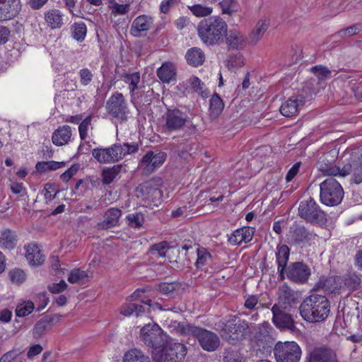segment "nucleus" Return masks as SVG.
Segmentation results:
<instances>
[{
  "instance_id": "nucleus-46",
  "label": "nucleus",
  "mask_w": 362,
  "mask_h": 362,
  "mask_svg": "<svg viewBox=\"0 0 362 362\" xmlns=\"http://www.w3.org/2000/svg\"><path fill=\"white\" fill-rule=\"evenodd\" d=\"M218 5L223 14L232 15L238 11L240 5L236 0H222Z\"/></svg>"
},
{
  "instance_id": "nucleus-44",
  "label": "nucleus",
  "mask_w": 362,
  "mask_h": 362,
  "mask_svg": "<svg viewBox=\"0 0 362 362\" xmlns=\"http://www.w3.org/2000/svg\"><path fill=\"white\" fill-rule=\"evenodd\" d=\"M188 9L197 18L209 16L213 13V8L201 4L188 6Z\"/></svg>"
},
{
  "instance_id": "nucleus-16",
  "label": "nucleus",
  "mask_w": 362,
  "mask_h": 362,
  "mask_svg": "<svg viewBox=\"0 0 362 362\" xmlns=\"http://www.w3.org/2000/svg\"><path fill=\"white\" fill-rule=\"evenodd\" d=\"M137 196L149 203L156 204L161 197V192L151 182H146L139 185L136 189Z\"/></svg>"
},
{
  "instance_id": "nucleus-18",
  "label": "nucleus",
  "mask_w": 362,
  "mask_h": 362,
  "mask_svg": "<svg viewBox=\"0 0 362 362\" xmlns=\"http://www.w3.org/2000/svg\"><path fill=\"white\" fill-rule=\"evenodd\" d=\"M313 235L304 226L294 225L291 228L288 239L294 245L305 246L309 243Z\"/></svg>"
},
{
  "instance_id": "nucleus-50",
  "label": "nucleus",
  "mask_w": 362,
  "mask_h": 362,
  "mask_svg": "<svg viewBox=\"0 0 362 362\" xmlns=\"http://www.w3.org/2000/svg\"><path fill=\"white\" fill-rule=\"evenodd\" d=\"M226 65L228 69H236L244 65V57L240 54L229 55L226 61Z\"/></svg>"
},
{
  "instance_id": "nucleus-6",
  "label": "nucleus",
  "mask_w": 362,
  "mask_h": 362,
  "mask_svg": "<svg viewBox=\"0 0 362 362\" xmlns=\"http://www.w3.org/2000/svg\"><path fill=\"white\" fill-rule=\"evenodd\" d=\"M320 201L327 206H337L341 203L344 197V190L341 185L335 179L329 177L320 185Z\"/></svg>"
},
{
  "instance_id": "nucleus-30",
  "label": "nucleus",
  "mask_w": 362,
  "mask_h": 362,
  "mask_svg": "<svg viewBox=\"0 0 362 362\" xmlns=\"http://www.w3.org/2000/svg\"><path fill=\"white\" fill-rule=\"evenodd\" d=\"M71 135V127L69 125L59 127L52 134V143L57 146L65 145L70 141Z\"/></svg>"
},
{
  "instance_id": "nucleus-20",
  "label": "nucleus",
  "mask_w": 362,
  "mask_h": 362,
  "mask_svg": "<svg viewBox=\"0 0 362 362\" xmlns=\"http://www.w3.org/2000/svg\"><path fill=\"white\" fill-rule=\"evenodd\" d=\"M20 0H0V21L16 17L21 11Z\"/></svg>"
},
{
  "instance_id": "nucleus-21",
  "label": "nucleus",
  "mask_w": 362,
  "mask_h": 362,
  "mask_svg": "<svg viewBox=\"0 0 362 362\" xmlns=\"http://www.w3.org/2000/svg\"><path fill=\"white\" fill-rule=\"evenodd\" d=\"M305 100L303 95L292 96L281 105L280 112L285 117L294 116L305 105Z\"/></svg>"
},
{
  "instance_id": "nucleus-13",
  "label": "nucleus",
  "mask_w": 362,
  "mask_h": 362,
  "mask_svg": "<svg viewBox=\"0 0 362 362\" xmlns=\"http://www.w3.org/2000/svg\"><path fill=\"white\" fill-rule=\"evenodd\" d=\"M272 322L280 329L294 331L296 325L291 314L283 310L279 305L274 304L272 308Z\"/></svg>"
},
{
  "instance_id": "nucleus-48",
  "label": "nucleus",
  "mask_w": 362,
  "mask_h": 362,
  "mask_svg": "<svg viewBox=\"0 0 362 362\" xmlns=\"http://www.w3.org/2000/svg\"><path fill=\"white\" fill-rule=\"evenodd\" d=\"M128 226L134 228H140L144 223V216L141 212L129 214L126 216Z\"/></svg>"
},
{
  "instance_id": "nucleus-62",
  "label": "nucleus",
  "mask_w": 362,
  "mask_h": 362,
  "mask_svg": "<svg viewBox=\"0 0 362 362\" xmlns=\"http://www.w3.org/2000/svg\"><path fill=\"white\" fill-rule=\"evenodd\" d=\"M78 164L72 165L66 171L61 175V179L64 182H68L78 172Z\"/></svg>"
},
{
  "instance_id": "nucleus-1",
  "label": "nucleus",
  "mask_w": 362,
  "mask_h": 362,
  "mask_svg": "<svg viewBox=\"0 0 362 362\" xmlns=\"http://www.w3.org/2000/svg\"><path fill=\"white\" fill-rule=\"evenodd\" d=\"M302 318L306 322L316 323L325 321L330 313V304L326 296L311 294L299 306Z\"/></svg>"
},
{
  "instance_id": "nucleus-52",
  "label": "nucleus",
  "mask_w": 362,
  "mask_h": 362,
  "mask_svg": "<svg viewBox=\"0 0 362 362\" xmlns=\"http://www.w3.org/2000/svg\"><path fill=\"white\" fill-rule=\"evenodd\" d=\"M87 277L88 274L86 271L74 269L70 272L68 281L71 284H81Z\"/></svg>"
},
{
  "instance_id": "nucleus-55",
  "label": "nucleus",
  "mask_w": 362,
  "mask_h": 362,
  "mask_svg": "<svg viewBox=\"0 0 362 362\" xmlns=\"http://www.w3.org/2000/svg\"><path fill=\"white\" fill-rule=\"evenodd\" d=\"M10 280L16 284H21L25 280L26 275L23 270L21 269H13L8 272Z\"/></svg>"
},
{
  "instance_id": "nucleus-2",
  "label": "nucleus",
  "mask_w": 362,
  "mask_h": 362,
  "mask_svg": "<svg viewBox=\"0 0 362 362\" xmlns=\"http://www.w3.org/2000/svg\"><path fill=\"white\" fill-rule=\"evenodd\" d=\"M227 30L226 22L218 16L204 18L197 25L198 35L206 45H214L221 42Z\"/></svg>"
},
{
  "instance_id": "nucleus-33",
  "label": "nucleus",
  "mask_w": 362,
  "mask_h": 362,
  "mask_svg": "<svg viewBox=\"0 0 362 362\" xmlns=\"http://www.w3.org/2000/svg\"><path fill=\"white\" fill-rule=\"evenodd\" d=\"M18 242L16 233L8 228L0 230V247L4 250L13 249Z\"/></svg>"
},
{
  "instance_id": "nucleus-5",
  "label": "nucleus",
  "mask_w": 362,
  "mask_h": 362,
  "mask_svg": "<svg viewBox=\"0 0 362 362\" xmlns=\"http://www.w3.org/2000/svg\"><path fill=\"white\" fill-rule=\"evenodd\" d=\"M298 210V216L311 224L322 226L327 221V214L312 197L301 201Z\"/></svg>"
},
{
  "instance_id": "nucleus-14",
  "label": "nucleus",
  "mask_w": 362,
  "mask_h": 362,
  "mask_svg": "<svg viewBox=\"0 0 362 362\" xmlns=\"http://www.w3.org/2000/svg\"><path fill=\"white\" fill-rule=\"evenodd\" d=\"M286 276L296 283L304 284L311 274L310 269L304 263L296 262L291 263L286 270Z\"/></svg>"
},
{
  "instance_id": "nucleus-23",
  "label": "nucleus",
  "mask_w": 362,
  "mask_h": 362,
  "mask_svg": "<svg viewBox=\"0 0 362 362\" xmlns=\"http://www.w3.org/2000/svg\"><path fill=\"white\" fill-rule=\"evenodd\" d=\"M255 233V228L251 227H243L238 228L228 235V241L232 245H238L242 243L250 242Z\"/></svg>"
},
{
  "instance_id": "nucleus-49",
  "label": "nucleus",
  "mask_w": 362,
  "mask_h": 362,
  "mask_svg": "<svg viewBox=\"0 0 362 362\" xmlns=\"http://www.w3.org/2000/svg\"><path fill=\"white\" fill-rule=\"evenodd\" d=\"M169 327L176 331L178 334L184 336H189L193 325L188 323H180L175 320H171L168 325Z\"/></svg>"
},
{
  "instance_id": "nucleus-54",
  "label": "nucleus",
  "mask_w": 362,
  "mask_h": 362,
  "mask_svg": "<svg viewBox=\"0 0 362 362\" xmlns=\"http://www.w3.org/2000/svg\"><path fill=\"white\" fill-rule=\"evenodd\" d=\"M34 310V303L32 301L23 302L17 305L16 314L18 317H25L30 314Z\"/></svg>"
},
{
  "instance_id": "nucleus-53",
  "label": "nucleus",
  "mask_w": 362,
  "mask_h": 362,
  "mask_svg": "<svg viewBox=\"0 0 362 362\" xmlns=\"http://www.w3.org/2000/svg\"><path fill=\"white\" fill-rule=\"evenodd\" d=\"M170 249L168 242L163 241L157 244H154L150 249V253L159 257H164L166 252Z\"/></svg>"
},
{
  "instance_id": "nucleus-36",
  "label": "nucleus",
  "mask_w": 362,
  "mask_h": 362,
  "mask_svg": "<svg viewBox=\"0 0 362 362\" xmlns=\"http://www.w3.org/2000/svg\"><path fill=\"white\" fill-rule=\"evenodd\" d=\"M186 59L189 64L197 67L202 65L205 60V54L201 49L193 47L189 49L186 54Z\"/></svg>"
},
{
  "instance_id": "nucleus-11",
  "label": "nucleus",
  "mask_w": 362,
  "mask_h": 362,
  "mask_svg": "<svg viewBox=\"0 0 362 362\" xmlns=\"http://www.w3.org/2000/svg\"><path fill=\"white\" fill-rule=\"evenodd\" d=\"M165 153L159 152L155 154L153 151H148L141 159L139 163V168L142 170L145 174L149 175L156 168H159L165 162Z\"/></svg>"
},
{
  "instance_id": "nucleus-60",
  "label": "nucleus",
  "mask_w": 362,
  "mask_h": 362,
  "mask_svg": "<svg viewBox=\"0 0 362 362\" xmlns=\"http://www.w3.org/2000/svg\"><path fill=\"white\" fill-rule=\"evenodd\" d=\"M110 7L112 8L113 13L118 15H124L129 11V4H119L115 1Z\"/></svg>"
},
{
  "instance_id": "nucleus-45",
  "label": "nucleus",
  "mask_w": 362,
  "mask_h": 362,
  "mask_svg": "<svg viewBox=\"0 0 362 362\" xmlns=\"http://www.w3.org/2000/svg\"><path fill=\"white\" fill-rule=\"evenodd\" d=\"M71 36L77 41H83L87 33V28L83 22L74 23L71 25Z\"/></svg>"
},
{
  "instance_id": "nucleus-27",
  "label": "nucleus",
  "mask_w": 362,
  "mask_h": 362,
  "mask_svg": "<svg viewBox=\"0 0 362 362\" xmlns=\"http://www.w3.org/2000/svg\"><path fill=\"white\" fill-rule=\"evenodd\" d=\"M343 279L340 276H329L327 278H320L317 284L318 288H321L325 292L337 293L342 288Z\"/></svg>"
},
{
  "instance_id": "nucleus-7",
  "label": "nucleus",
  "mask_w": 362,
  "mask_h": 362,
  "mask_svg": "<svg viewBox=\"0 0 362 362\" xmlns=\"http://www.w3.org/2000/svg\"><path fill=\"white\" fill-rule=\"evenodd\" d=\"M163 129L165 133L170 134L182 131L188 122V116L178 108H167L163 115Z\"/></svg>"
},
{
  "instance_id": "nucleus-59",
  "label": "nucleus",
  "mask_w": 362,
  "mask_h": 362,
  "mask_svg": "<svg viewBox=\"0 0 362 362\" xmlns=\"http://www.w3.org/2000/svg\"><path fill=\"white\" fill-rule=\"evenodd\" d=\"M197 259L195 263V265L197 268L202 267L206 264L207 260L211 257V255L209 252L206 251V249L198 248L197 250Z\"/></svg>"
},
{
  "instance_id": "nucleus-10",
  "label": "nucleus",
  "mask_w": 362,
  "mask_h": 362,
  "mask_svg": "<svg viewBox=\"0 0 362 362\" xmlns=\"http://www.w3.org/2000/svg\"><path fill=\"white\" fill-rule=\"evenodd\" d=\"M105 107L113 118L121 122L127 119L129 110L122 93L116 92L112 94L106 102Z\"/></svg>"
},
{
  "instance_id": "nucleus-31",
  "label": "nucleus",
  "mask_w": 362,
  "mask_h": 362,
  "mask_svg": "<svg viewBox=\"0 0 362 362\" xmlns=\"http://www.w3.org/2000/svg\"><path fill=\"white\" fill-rule=\"evenodd\" d=\"M269 26L267 20H260L257 22L254 29L250 33L247 37V43L250 45H255L264 35Z\"/></svg>"
},
{
  "instance_id": "nucleus-25",
  "label": "nucleus",
  "mask_w": 362,
  "mask_h": 362,
  "mask_svg": "<svg viewBox=\"0 0 362 362\" xmlns=\"http://www.w3.org/2000/svg\"><path fill=\"white\" fill-rule=\"evenodd\" d=\"M348 175H351V182L356 185L361 184L362 182V162L354 161L344 165L341 177H346Z\"/></svg>"
},
{
  "instance_id": "nucleus-19",
  "label": "nucleus",
  "mask_w": 362,
  "mask_h": 362,
  "mask_svg": "<svg viewBox=\"0 0 362 362\" xmlns=\"http://www.w3.org/2000/svg\"><path fill=\"white\" fill-rule=\"evenodd\" d=\"M226 44L228 49L241 50L248 44L247 37L240 31L232 29L224 35Z\"/></svg>"
},
{
  "instance_id": "nucleus-51",
  "label": "nucleus",
  "mask_w": 362,
  "mask_h": 362,
  "mask_svg": "<svg viewBox=\"0 0 362 362\" xmlns=\"http://www.w3.org/2000/svg\"><path fill=\"white\" fill-rule=\"evenodd\" d=\"M361 31L359 25H353L346 28H344L336 33L333 36L336 38H346L354 36Z\"/></svg>"
},
{
  "instance_id": "nucleus-32",
  "label": "nucleus",
  "mask_w": 362,
  "mask_h": 362,
  "mask_svg": "<svg viewBox=\"0 0 362 362\" xmlns=\"http://www.w3.org/2000/svg\"><path fill=\"white\" fill-rule=\"evenodd\" d=\"M26 250V259L30 264L33 266L41 265L45 261V257L39 247L34 244H30L25 247Z\"/></svg>"
},
{
  "instance_id": "nucleus-63",
  "label": "nucleus",
  "mask_w": 362,
  "mask_h": 362,
  "mask_svg": "<svg viewBox=\"0 0 362 362\" xmlns=\"http://www.w3.org/2000/svg\"><path fill=\"white\" fill-rule=\"evenodd\" d=\"M67 284L64 280H61L59 283L52 284L48 286L49 291L52 293H58L66 289Z\"/></svg>"
},
{
  "instance_id": "nucleus-58",
  "label": "nucleus",
  "mask_w": 362,
  "mask_h": 362,
  "mask_svg": "<svg viewBox=\"0 0 362 362\" xmlns=\"http://www.w3.org/2000/svg\"><path fill=\"white\" fill-rule=\"evenodd\" d=\"M58 192L59 190L56 188L54 185L46 183L43 189V194L46 200V203L53 200L56 197Z\"/></svg>"
},
{
  "instance_id": "nucleus-41",
  "label": "nucleus",
  "mask_w": 362,
  "mask_h": 362,
  "mask_svg": "<svg viewBox=\"0 0 362 362\" xmlns=\"http://www.w3.org/2000/svg\"><path fill=\"white\" fill-rule=\"evenodd\" d=\"M123 362H151V361L142 351L134 349H131L124 354Z\"/></svg>"
},
{
  "instance_id": "nucleus-17",
  "label": "nucleus",
  "mask_w": 362,
  "mask_h": 362,
  "mask_svg": "<svg viewBox=\"0 0 362 362\" xmlns=\"http://www.w3.org/2000/svg\"><path fill=\"white\" fill-rule=\"evenodd\" d=\"M122 215V211L116 207H112L105 211L104 220L96 224L95 228L98 230H107L119 225V219Z\"/></svg>"
},
{
  "instance_id": "nucleus-4",
  "label": "nucleus",
  "mask_w": 362,
  "mask_h": 362,
  "mask_svg": "<svg viewBox=\"0 0 362 362\" xmlns=\"http://www.w3.org/2000/svg\"><path fill=\"white\" fill-rule=\"evenodd\" d=\"M249 329L247 322L237 315H230L221 328V336L230 344H235L244 338Z\"/></svg>"
},
{
  "instance_id": "nucleus-35",
  "label": "nucleus",
  "mask_w": 362,
  "mask_h": 362,
  "mask_svg": "<svg viewBox=\"0 0 362 362\" xmlns=\"http://www.w3.org/2000/svg\"><path fill=\"white\" fill-rule=\"evenodd\" d=\"M157 76L163 83H169L175 80L176 69L172 63H164L157 69Z\"/></svg>"
},
{
  "instance_id": "nucleus-40",
  "label": "nucleus",
  "mask_w": 362,
  "mask_h": 362,
  "mask_svg": "<svg viewBox=\"0 0 362 362\" xmlns=\"http://www.w3.org/2000/svg\"><path fill=\"white\" fill-rule=\"evenodd\" d=\"M224 104L222 99L217 93H214L211 100L209 105L210 116L217 117L223 111Z\"/></svg>"
},
{
  "instance_id": "nucleus-37",
  "label": "nucleus",
  "mask_w": 362,
  "mask_h": 362,
  "mask_svg": "<svg viewBox=\"0 0 362 362\" xmlns=\"http://www.w3.org/2000/svg\"><path fill=\"white\" fill-rule=\"evenodd\" d=\"M93 118V115L92 114L88 115L87 117L83 118L78 126V133L79 136L81 141H84L83 144H81L79 146V150L82 151V147L84 144H88L86 141L88 137V132L89 129H93L92 127V119Z\"/></svg>"
},
{
  "instance_id": "nucleus-8",
  "label": "nucleus",
  "mask_w": 362,
  "mask_h": 362,
  "mask_svg": "<svg viewBox=\"0 0 362 362\" xmlns=\"http://www.w3.org/2000/svg\"><path fill=\"white\" fill-rule=\"evenodd\" d=\"M274 355L276 362H299L302 351L295 341H278L274 348Z\"/></svg>"
},
{
  "instance_id": "nucleus-47",
  "label": "nucleus",
  "mask_w": 362,
  "mask_h": 362,
  "mask_svg": "<svg viewBox=\"0 0 362 362\" xmlns=\"http://www.w3.org/2000/svg\"><path fill=\"white\" fill-rule=\"evenodd\" d=\"M51 328L49 322L44 317L37 322L33 329V335L35 339L40 338L45 332Z\"/></svg>"
},
{
  "instance_id": "nucleus-9",
  "label": "nucleus",
  "mask_w": 362,
  "mask_h": 362,
  "mask_svg": "<svg viewBox=\"0 0 362 362\" xmlns=\"http://www.w3.org/2000/svg\"><path fill=\"white\" fill-rule=\"evenodd\" d=\"M189 336L197 339L200 346L209 352L217 350L221 344L220 338L215 332L195 325H193Z\"/></svg>"
},
{
  "instance_id": "nucleus-39",
  "label": "nucleus",
  "mask_w": 362,
  "mask_h": 362,
  "mask_svg": "<svg viewBox=\"0 0 362 362\" xmlns=\"http://www.w3.org/2000/svg\"><path fill=\"white\" fill-rule=\"evenodd\" d=\"M186 83L189 88L197 92L202 98H207L209 96V92L207 89H204V84L199 78L192 76L187 80Z\"/></svg>"
},
{
  "instance_id": "nucleus-26",
  "label": "nucleus",
  "mask_w": 362,
  "mask_h": 362,
  "mask_svg": "<svg viewBox=\"0 0 362 362\" xmlns=\"http://www.w3.org/2000/svg\"><path fill=\"white\" fill-rule=\"evenodd\" d=\"M153 25V19L146 15H141L134 19L131 27V34L140 37L141 33L147 32Z\"/></svg>"
},
{
  "instance_id": "nucleus-64",
  "label": "nucleus",
  "mask_w": 362,
  "mask_h": 362,
  "mask_svg": "<svg viewBox=\"0 0 362 362\" xmlns=\"http://www.w3.org/2000/svg\"><path fill=\"white\" fill-rule=\"evenodd\" d=\"M19 354L18 351H9L1 357L0 362H13Z\"/></svg>"
},
{
  "instance_id": "nucleus-57",
  "label": "nucleus",
  "mask_w": 362,
  "mask_h": 362,
  "mask_svg": "<svg viewBox=\"0 0 362 362\" xmlns=\"http://www.w3.org/2000/svg\"><path fill=\"white\" fill-rule=\"evenodd\" d=\"M310 71L316 76V77L320 81L327 79L331 74V71L328 68L322 66L321 65H317L312 67L310 69Z\"/></svg>"
},
{
  "instance_id": "nucleus-56",
  "label": "nucleus",
  "mask_w": 362,
  "mask_h": 362,
  "mask_svg": "<svg viewBox=\"0 0 362 362\" xmlns=\"http://www.w3.org/2000/svg\"><path fill=\"white\" fill-rule=\"evenodd\" d=\"M343 283L350 290L354 291L359 288L361 284V279L360 276L356 274H353L346 277Z\"/></svg>"
},
{
  "instance_id": "nucleus-43",
  "label": "nucleus",
  "mask_w": 362,
  "mask_h": 362,
  "mask_svg": "<svg viewBox=\"0 0 362 362\" xmlns=\"http://www.w3.org/2000/svg\"><path fill=\"white\" fill-rule=\"evenodd\" d=\"M124 81L129 84V89L131 95L132 96L134 91L139 88V83H140V74L139 72H134L132 74H124L122 75Z\"/></svg>"
},
{
  "instance_id": "nucleus-38",
  "label": "nucleus",
  "mask_w": 362,
  "mask_h": 362,
  "mask_svg": "<svg viewBox=\"0 0 362 362\" xmlns=\"http://www.w3.org/2000/svg\"><path fill=\"white\" fill-rule=\"evenodd\" d=\"M122 169L121 165H115L111 168H106L103 170L101 180L104 185H110L119 175Z\"/></svg>"
},
{
  "instance_id": "nucleus-29",
  "label": "nucleus",
  "mask_w": 362,
  "mask_h": 362,
  "mask_svg": "<svg viewBox=\"0 0 362 362\" xmlns=\"http://www.w3.org/2000/svg\"><path fill=\"white\" fill-rule=\"evenodd\" d=\"M290 249L287 245H282L277 247L276 257L281 280H284L285 279V270L288 261Z\"/></svg>"
},
{
  "instance_id": "nucleus-28",
  "label": "nucleus",
  "mask_w": 362,
  "mask_h": 362,
  "mask_svg": "<svg viewBox=\"0 0 362 362\" xmlns=\"http://www.w3.org/2000/svg\"><path fill=\"white\" fill-rule=\"evenodd\" d=\"M272 329V328L269 323L267 322H264L259 325V330L255 336V338L257 340V344L259 347L262 346V349H265L267 346H269V344L272 340L270 335V331Z\"/></svg>"
},
{
  "instance_id": "nucleus-22",
  "label": "nucleus",
  "mask_w": 362,
  "mask_h": 362,
  "mask_svg": "<svg viewBox=\"0 0 362 362\" xmlns=\"http://www.w3.org/2000/svg\"><path fill=\"white\" fill-rule=\"evenodd\" d=\"M298 298L297 292L293 290L287 284L281 286L278 289L279 304L286 310L292 304L296 303Z\"/></svg>"
},
{
  "instance_id": "nucleus-61",
  "label": "nucleus",
  "mask_w": 362,
  "mask_h": 362,
  "mask_svg": "<svg viewBox=\"0 0 362 362\" xmlns=\"http://www.w3.org/2000/svg\"><path fill=\"white\" fill-rule=\"evenodd\" d=\"M80 81L83 86H87L90 83L93 78V74L91 71L87 69H82L80 72Z\"/></svg>"
},
{
  "instance_id": "nucleus-15",
  "label": "nucleus",
  "mask_w": 362,
  "mask_h": 362,
  "mask_svg": "<svg viewBox=\"0 0 362 362\" xmlns=\"http://www.w3.org/2000/svg\"><path fill=\"white\" fill-rule=\"evenodd\" d=\"M305 362H339L336 352L329 348L320 346L310 350Z\"/></svg>"
},
{
  "instance_id": "nucleus-34",
  "label": "nucleus",
  "mask_w": 362,
  "mask_h": 362,
  "mask_svg": "<svg viewBox=\"0 0 362 362\" xmlns=\"http://www.w3.org/2000/svg\"><path fill=\"white\" fill-rule=\"evenodd\" d=\"M45 20L52 29L60 28L64 24V15L58 9H49L45 13Z\"/></svg>"
},
{
  "instance_id": "nucleus-42",
  "label": "nucleus",
  "mask_w": 362,
  "mask_h": 362,
  "mask_svg": "<svg viewBox=\"0 0 362 362\" xmlns=\"http://www.w3.org/2000/svg\"><path fill=\"white\" fill-rule=\"evenodd\" d=\"M64 165V162H57L54 160L39 161L36 163L35 168L38 173H42L49 170H56Z\"/></svg>"
},
{
  "instance_id": "nucleus-24",
  "label": "nucleus",
  "mask_w": 362,
  "mask_h": 362,
  "mask_svg": "<svg viewBox=\"0 0 362 362\" xmlns=\"http://www.w3.org/2000/svg\"><path fill=\"white\" fill-rule=\"evenodd\" d=\"M329 153L323 155L317 162L319 170L327 176H340L341 175L342 168L337 166L332 160L329 159Z\"/></svg>"
},
{
  "instance_id": "nucleus-3",
  "label": "nucleus",
  "mask_w": 362,
  "mask_h": 362,
  "mask_svg": "<svg viewBox=\"0 0 362 362\" xmlns=\"http://www.w3.org/2000/svg\"><path fill=\"white\" fill-rule=\"evenodd\" d=\"M138 150L139 146L136 143H115L108 148H94L92 156L100 163H110L117 162Z\"/></svg>"
},
{
  "instance_id": "nucleus-12",
  "label": "nucleus",
  "mask_w": 362,
  "mask_h": 362,
  "mask_svg": "<svg viewBox=\"0 0 362 362\" xmlns=\"http://www.w3.org/2000/svg\"><path fill=\"white\" fill-rule=\"evenodd\" d=\"M142 341L148 346L158 348L162 344V329L156 324H148L143 327L140 334Z\"/></svg>"
}]
</instances>
